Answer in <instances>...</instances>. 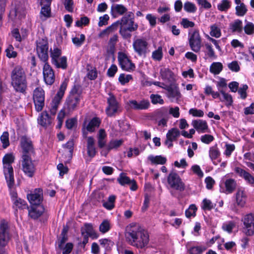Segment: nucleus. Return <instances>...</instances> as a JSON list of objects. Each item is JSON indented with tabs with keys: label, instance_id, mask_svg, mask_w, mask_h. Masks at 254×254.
Returning a JSON list of instances; mask_svg holds the SVG:
<instances>
[{
	"label": "nucleus",
	"instance_id": "f257e3e1",
	"mask_svg": "<svg viewBox=\"0 0 254 254\" xmlns=\"http://www.w3.org/2000/svg\"><path fill=\"white\" fill-rule=\"evenodd\" d=\"M127 241L131 246L138 249H145L149 244L148 231L136 223H130L126 228Z\"/></svg>",
	"mask_w": 254,
	"mask_h": 254
},
{
	"label": "nucleus",
	"instance_id": "f03ea898",
	"mask_svg": "<svg viewBox=\"0 0 254 254\" xmlns=\"http://www.w3.org/2000/svg\"><path fill=\"white\" fill-rule=\"evenodd\" d=\"M117 25H120L119 33L124 39H130L132 33L136 31L138 25L134 21V13L131 11L128 12L117 22Z\"/></svg>",
	"mask_w": 254,
	"mask_h": 254
},
{
	"label": "nucleus",
	"instance_id": "7ed1b4c3",
	"mask_svg": "<svg viewBox=\"0 0 254 254\" xmlns=\"http://www.w3.org/2000/svg\"><path fill=\"white\" fill-rule=\"evenodd\" d=\"M10 77L11 84L14 90L25 94L27 89V81L24 69L19 65L15 66L11 72Z\"/></svg>",
	"mask_w": 254,
	"mask_h": 254
},
{
	"label": "nucleus",
	"instance_id": "20e7f679",
	"mask_svg": "<svg viewBox=\"0 0 254 254\" xmlns=\"http://www.w3.org/2000/svg\"><path fill=\"white\" fill-rule=\"evenodd\" d=\"M49 44L47 39H39L36 42V51L40 60L43 63L48 62Z\"/></svg>",
	"mask_w": 254,
	"mask_h": 254
},
{
	"label": "nucleus",
	"instance_id": "39448f33",
	"mask_svg": "<svg viewBox=\"0 0 254 254\" xmlns=\"http://www.w3.org/2000/svg\"><path fill=\"white\" fill-rule=\"evenodd\" d=\"M8 222L2 219L0 222V252L7 245L10 239Z\"/></svg>",
	"mask_w": 254,
	"mask_h": 254
},
{
	"label": "nucleus",
	"instance_id": "423d86ee",
	"mask_svg": "<svg viewBox=\"0 0 254 254\" xmlns=\"http://www.w3.org/2000/svg\"><path fill=\"white\" fill-rule=\"evenodd\" d=\"M32 156L22 155L21 157L22 169L25 174L29 177H32L35 172V167L32 161Z\"/></svg>",
	"mask_w": 254,
	"mask_h": 254
},
{
	"label": "nucleus",
	"instance_id": "0eeeda50",
	"mask_svg": "<svg viewBox=\"0 0 254 254\" xmlns=\"http://www.w3.org/2000/svg\"><path fill=\"white\" fill-rule=\"evenodd\" d=\"M33 99L35 110L41 111L45 105V92L41 87L36 88L33 91Z\"/></svg>",
	"mask_w": 254,
	"mask_h": 254
},
{
	"label": "nucleus",
	"instance_id": "6e6552de",
	"mask_svg": "<svg viewBox=\"0 0 254 254\" xmlns=\"http://www.w3.org/2000/svg\"><path fill=\"white\" fill-rule=\"evenodd\" d=\"M167 181L170 187L176 190L183 191L185 190V184L178 174L174 172H172L169 174L167 178Z\"/></svg>",
	"mask_w": 254,
	"mask_h": 254
},
{
	"label": "nucleus",
	"instance_id": "1a4fd4ad",
	"mask_svg": "<svg viewBox=\"0 0 254 254\" xmlns=\"http://www.w3.org/2000/svg\"><path fill=\"white\" fill-rule=\"evenodd\" d=\"M134 51L139 56L145 57L148 53V43L144 39L138 38L133 42Z\"/></svg>",
	"mask_w": 254,
	"mask_h": 254
},
{
	"label": "nucleus",
	"instance_id": "9d476101",
	"mask_svg": "<svg viewBox=\"0 0 254 254\" xmlns=\"http://www.w3.org/2000/svg\"><path fill=\"white\" fill-rule=\"evenodd\" d=\"M245 233L247 236H252L254 234V214L249 213L245 215L242 218Z\"/></svg>",
	"mask_w": 254,
	"mask_h": 254
},
{
	"label": "nucleus",
	"instance_id": "9b49d317",
	"mask_svg": "<svg viewBox=\"0 0 254 254\" xmlns=\"http://www.w3.org/2000/svg\"><path fill=\"white\" fill-rule=\"evenodd\" d=\"M43 75L44 81L47 85H52L55 80V71L48 62L44 63Z\"/></svg>",
	"mask_w": 254,
	"mask_h": 254
},
{
	"label": "nucleus",
	"instance_id": "f8f14e48",
	"mask_svg": "<svg viewBox=\"0 0 254 254\" xmlns=\"http://www.w3.org/2000/svg\"><path fill=\"white\" fill-rule=\"evenodd\" d=\"M189 41L191 49L195 53L199 52L201 48V38L198 30H195L190 34Z\"/></svg>",
	"mask_w": 254,
	"mask_h": 254
},
{
	"label": "nucleus",
	"instance_id": "ddd939ff",
	"mask_svg": "<svg viewBox=\"0 0 254 254\" xmlns=\"http://www.w3.org/2000/svg\"><path fill=\"white\" fill-rule=\"evenodd\" d=\"M20 145L22 149V155L32 156L35 154L32 142L30 138L25 135L20 138Z\"/></svg>",
	"mask_w": 254,
	"mask_h": 254
},
{
	"label": "nucleus",
	"instance_id": "4468645a",
	"mask_svg": "<svg viewBox=\"0 0 254 254\" xmlns=\"http://www.w3.org/2000/svg\"><path fill=\"white\" fill-rule=\"evenodd\" d=\"M118 61L121 68L126 71H130L134 70L135 66L130 60L128 59L126 54L120 53L118 55Z\"/></svg>",
	"mask_w": 254,
	"mask_h": 254
},
{
	"label": "nucleus",
	"instance_id": "2eb2a0df",
	"mask_svg": "<svg viewBox=\"0 0 254 254\" xmlns=\"http://www.w3.org/2000/svg\"><path fill=\"white\" fill-rule=\"evenodd\" d=\"M108 107L106 112L108 116H113L117 112L119 108V104L117 102L115 96L112 93L109 94V97L107 98Z\"/></svg>",
	"mask_w": 254,
	"mask_h": 254
},
{
	"label": "nucleus",
	"instance_id": "dca6fc26",
	"mask_svg": "<svg viewBox=\"0 0 254 254\" xmlns=\"http://www.w3.org/2000/svg\"><path fill=\"white\" fill-rule=\"evenodd\" d=\"M27 197L31 206L41 205L43 199L42 189H35L32 193L28 194Z\"/></svg>",
	"mask_w": 254,
	"mask_h": 254
},
{
	"label": "nucleus",
	"instance_id": "f3484780",
	"mask_svg": "<svg viewBox=\"0 0 254 254\" xmlns=\"http://www.w3.org/2000/svg\"><path fill=\"white\" fill-rule=\"evenodd\" d=\"M3 169L7 186L9 189H11L14 184L13 169L12 165L3 166Z\"/></svg>",
	"mask_w": 254,
	"mask_h": 254
},
{
	"label": "nucleus",
	"instance_id": "a211bd4d",
	"mask_svg": "<svg viewBox=\"0 0 254 254\" xmlns=\"http://www.w3.org/2000/svg\"><path fill=\"white\" fill-rule=\"evenodd\" d=\"M45 208L42 205L31 206L28 208L29 216L32 219H38L44 213Z\"/></svg>",
	"mask_w": 254,
	"mask_h": 254
},
{
	"label": "nucleus",
	"instance_id": "6ab92c4d",
	"mask_svg": "<svg viewBox=\"0 0 254 254\" xmlns=\"http://www.w3.org/2000/svg\"><path fill=\"white\" fill-rule=\"evenodd\" d=\"M80 95L79 94H70L66 100V105L69 111L75 110L79 104Z\"/></svg>",
	"mask_w": 254,
	"mask_h": 254
},
{
	"label": "nucleus",
	"instance_id": "aec40b11",
	"mask_svg": "<svg viewBox=\"0 0 254 254\" xmlns=\"http://www.w3.org/2000/svg\"><path fill=\"white\" fill-rule=\"evenodd\" d=\"M117 181L122 186L130 185V189L133 191L136 190L137 189L135 181L134 180H131L129 177L123 173L120 174L119 177L117 179Z\"/></svg>",
	"mask_w": 254,
	"mask_h": 254
},
{
	"label": "nucleus",
	"instance_id": "412c9836",
	"mask_svg": "<svg viewBox=\"0 0 254 254\" xmlns=\"http://www.w3.org/2000/svg\"><path fill=\"white\" fill-rule=\"evenodd\" d=\"M67 87V82L65 81L63 82L60 86L59 90L56 94L54 98L53 99L52 105L58 107L60 104L61 99H62L64 94L65 90Z\"/></svg>",
	"mask_w": 254,
	"mask_h": 254
},
{
	"label": "nucleus",
	"instance_id": "4be33fe9",
	"mask_svg": "<svg viewBox=\"0 0 254 254\" xmlns=\"http://www.w3.org/2000/svg\"><path fill=\"white\" fill-rule=\"evenodd\" d=\"M192 125L198 132H205L208 129V125L205 121L201 120H193Z\"/></svg>",
	"mask_w": 254,
	"mask_h": 254
},
{
	"label": "nucleus",
	"instance_id": "5701e85b",
	"mask_svg": "<svg viewBox=\"0 0 254 254\" xmlns=\"http://www.w3.org/2000/svg\"><path fill=\"white\" fill-rule=\"evenodd\" d=\"M87 154L90 158H93L96 154L95 147V140L92 136H89L87 139Z\"/></svg>",
	"mask_w": 254,
	"mask_h": 254
},
{
	"label": "nucleus",
	"instance_id": "b1692460",
	"mask_svg": "<svg viewBox=\"0 0 254 254\" xmlns=\"http://www.w3.org/2000/svg\"><path fill=\"white\" fill-rule=\"evenodd\" d=\"M38 122L41 126L47 127L51 124L52 119L49 116L47 112L44 111L41 114L40 116L38 119Z\"/></svg>",
	"mask_w": 254,
	"mask_h": 254
},
{
	"label": "nucleus",
	"instance_id": "393cba45",
	"mask_svg": "<svg viewBox=\"0 0 254 254\" xmlns=\"http://www.w3.org/2000/svg\"><path fill=\"white\" fill-rule=\"evenodd\" d=\"M130 105L135 110H145L149 107L150 103L147 100H142L139 102L136 100H131L130 101Z\"/></svg>",
	"mask_w": 254,
	"mask_h": 254
},
{
	"label": "nucleus",
	"instance_id": "a878e982",
	"mask_svg": "<svg viewBox=\"0 0 254 254\" xmlns=\"http://www.w3.org/2000/svg\"><path fill=\"white\" fill-rule=\"evenodd\" d=\"M160 74L162 79L164 80L171 82L174 79V73L169 68H161Z\"/></svg>",
	"mask_w": 254,
	"mask_h": 254
},
{
	"label": "nucleus",
	"instance_id": "bb28decb",
	"mask_svg": "<svg viewBox=\"0 0 254 254\" xmlns=\"http://www.w3.org/2000/svg\"><path fill=\"white\" fill-rule=\"evenodd\" d=\"M50 57L51 58V63L54 65H59L58 64V60L60 59L62 55V51L60 49L56 47L52 50L50 49Z\"/></svg>",
	"mask_w": 254,
	"mask_h": 254
},
{
	"label": "nucleus",
	"instance_id": "cd10ccee",
	"mask_svg": "<svg viewBox=\"0 0 254 254\" xmlns=\"http://www.w3.org/2000/svg\"><path fill=\"white\" fill-rule=\"evenodd\" d=\"M156 115L158 117H162V119L159 121L158 125L165 127L167 125L168 121V110L166 108H162L156 111Z\"/></svg>",
	"mask_w": 254,
	"mask_h": 254
},
{
	"label": "nucleus",
	"instance_id": "c85d7f7f",
	"mask_svg": "<svg viewBox=\"0 0 254 254\" xmlns=\"http://www.w3.org/2000/svg\"><path fill=\"white\" fill-rule=\"evenodd\" d=\"M242 21L240 19H236L231 23L229 25V29L233 33H242L243 29Z\"/></svg>",
	"mask_w": 254,
	"mask_h": 254
},
{
	"label": "nucleus",
	"instance_id": "c756f323",
	"mask_svg": "<svg viewBox=\"0 0 254 254\" xmlns=\"http://www.w3.org/2000/svg\"><path fill=\"white\" fill-rule=\"evenodd\" d=\"M225 190V193H232L236 189L237 186L236 181L233 179H227L224 182Z\"/></svg>",
	"mask_w": 254,
	"mask_h": 254
},
{
	"label": "nucleus",
	"instance_id": "7c9ffc66",
	"mask_svg": "<svg viewBox=\"0 0 254 254\" xmlns=\"http://www.w3.org/2000/svg\"><path fill=\"white\" fill-rule=\"evenodd\" d=\"M101 120L99 118L94 117L86 126L87 131L92 132L95 130L96 127H98L101 124Z\"/></svg>",
	"mask_w": 254,
	"mask_h": 254
},
{
	"label": "nucleus",
	"instance_id": "2f4dec72",
	"mask_svg": "<svg viewBox=\"0 0 254 254\" xmlns=\"http://www.w3.org/2000/svg\"><path fill=\"white\" fill-rule=\"evenodd\" d=\"M168 96L169 98L179 99L181 97V93L177 86H169L167 87Z\"/></svg>",
	"mask_w": 254,
	"mask_h": 254
},
{
	"label": "nucleus",
	"instance_id": "473e14b6",
	"mask_svg": "<svg viewBox=\"0 0 254 254\" xmlns=\"http://www.w3.org/2000/svg\"><path fill=\"white\" fill-rule=\"evenodd\" d=\"M124 140L123 139H112L110 141L107 145L108 151L112 149H117L120 147L124 143Z\"/></svg>",
	"mask_w": 254,
	"mask_h": 254
},
{
	"label": "nucleus",
	"instance_id": "72a5a7b5",
	"mask_svg": "<svg viewBox=\"0 0 254 254\" xmlns=\"http://www.w3.org/2000/svg\"><path fill=\"white\" fill-rule=\"evenodd\" d=\"M74 142L73 140L71 139L67 141L65 144L64 145V147L65 149V153L68 156V160H70L72 156V152L73 149Z\"/></svg>",
	"mask_w": 254,
	"mask_h": 254
},
{
	"label": "nucleus",
	"instance_id": "f704fd0d",
	"mask_svg": "<svg viewBox=\"0 0 254 254\" xmlns=\"http://www.w3.org/2000/svg\"><path fill=\"white\" fill-rule=\"evenodd\" d=\"M117 29V22H115V23H113L111 25L108 26L105 29L102 30L99 34L98 36L100 38H102L105 35L108 36L111 33L115 31Z\"/></svg>",
	"mask_w": 254,
	"mask_h": 254
},
{
	"label": "nucleus",
	"instance_id": "c9c22d12",
	"mask_svg": "<svg viewBox=\"0 0 254 254\" xmlns=\"http://www.w3.org/2000/svg\"><path fill=\"white\" fill-rule=\"evenodd\" d=\"M236 202L238 205L243 207L246 201V196L242 190H238L236 193Z\"/></svg>",
	"mask_w": 254,
	"mask_h": 254
},
{
	"label": "nucleus",
	"instance_id": "e433bc0d",
	"mask_svg": "<svg viewBox=\"0 0 254 254\" xmlns=\"http://www.w3.org/2000/svg\"><path fill=\"white\" fill-rule=\"evenodd\" d=\"M148 159L154 164H161L164 165L166 163L167 159L165 157L161 155L159 156H150L148 157Z\"/></svg>",
	"mask_w": 254,
	"mask_h": 254
},
{
	"label": "nucleus",
	"instance_id": "4c0bfd02",
	"mask_svg": "<svg viewBox=\"0 0 254 254\" xmlns=\"http://www.w3.org/2000/svg\"><path fill=\"white\" fill-rule=\"evenodd\" d=\"M180 132L177 128H173L169 130L166 134L167 138L175 141L180 136Z\"/></svg>",
	"mask_w": 254,
	"mask_h": 254
},
{
	"label": "nucleus",
	"instance_id": "58836bf2",
	"mask_svg": "<svg viewBox=\"0 0 254 254\" xmlns=\"http://www.w3.org/2000/svg\"><path fill=\"white\" fill-rule=\"evenodd\" d=\"M204 46L206 49V55L210 59H216L217 56L215 54L212 45L208 43H206L205 44Z\"/></svg>",
	"mask_w": 254,
	"mask_h": 254
},
{
	"label": "nucleus",
	"instance_id": "ea45409f",
	"mask_svg": "<svg viewBox=\"0 0 254 254\" xmlns=\"http://www.w3.org/2000/svg\"><path fill=\"white\" fill-rule=\"evenodd\" d=\"M118 41V36L117 34L114 35L111 37L108 42V46L109 49L108 50V52L113 53L114 52L115 49V45Z\"/></svg>",
	"mask_w": 254,
	"mask_h": 254
},
{
	"label": "nucleus",
	"instance_id": "a19ab883",
	"mask_svg": "<svg viewBox=\"0 0 254 254\" xmlns=\"http://www.w3.org/2000/svg\"><path fill=\"white\" fill-rule=\"evenodd\" d=\"M223 68L222 64L221 63H213L210 67V71L214 74H219Z\"/></svg>",
	"mask_w": 254,
	"mask_h": 254
},
{
	"label": "nucleus",
	"instance_id": "79ce46f5",
	"mask_svg": "<svg viewBox=\"0 0 254 254\" xmlns=\"http://www.w3.org/2000/svg\"><path fill=\"white\" fill-rule=\"evenodd\" d=\"M40 3L41 5H43L41 10V14L45 18L49 17L50 16L51 13V9L50 7L51 4H48L46 2H44V4H42L41 1L40 2Z\"/></svg>",
	"mask_w": 254,
	"mask_h": 254
},
{
	"label": "nucleus",
	"instance_id": "37998d69",
	"mask_svg": "<svg viewBox=\"0 0 254 254\" xmlns=\"http://www.w3.org/2000/svg\"><path fill=\"white\" fill-rule=\"evenodd\" d=\"M220 154V153L217 145H214L210 148L209 156L212 160L217 159Z\"/></svg>",
	"mask_w": 254,
	"mask_h": 254
},
{
	"label": "nucleus",
	"instance_id": "c03bdc74",
	"mask_svg": "<svg viewBox=\"0 0 254 254\" xmlns=\"http://www.w3.org/2000/svg\"><path fill=\"white\" fill-rule=\"evenodd\" d=\"M15 157L12 153L6 154L2 158L3 166L11 165L14 162Z\"/></svg>",
	"mask_w": 254,
	"mask_h": 254
},
{
	"label": "nucleus",
	"instance_id": "a18cd8bd",
	"mask_svg": "<svg viewBox=\"0 0 254 254\" xmlns=\"http://www.w3.org/2000/svg\"><path fill=\"white\" fill-rule=\"evenodd\" d=\"M210 35L216 38H219L221 36L220 29L216 24L211 25Z\"/></svg>",
	"mask_w": 254,
	"mask_h": 254
},
{
	"label": "nucleus",
	"instance_id": "49530a36",
	"mask_svg": "<svg viewBox=\"0 0 254 254\" xmlns=\"http://www.w3.org/2000/svg\"><path fill=\"white\" fill-rule=\"evenodd\" d=\"M0 141L2 144V147L6 148L9 145V133L8 131H4L2 133L0 137Z\"/></svg>",
	"mask_w": 254,
	"mask_h": 254
},
{
	"label": "nucleus",
	"instance_id": "de8ad7c7",
	"mask_svg": "<svg viewBox=\"0 0 254 254\" xmlns=\"http://www.w3.org/2000/svg\"><path fill=\"white\" fill-rule=\"evenodd\" d=\"M112 10H114L116 12L120 15H123L127 12V8L123 4H117L114 6H112Z\"/></svg>",
	"mask_w": 254,
	"mask_h": 254
},
{
	"label": "nucleus",
	"instance_id": "09e8293b",
	"mask_svg": "<svg viewBox=\"0 0 254 254\" xmlns=\"http://www.w3.org/2000/svg\"><path fill=\"white\" fill-rule=\"evenodd\" d=\"M152 59L157 61H160L163 58L162 48L159 47L158 48L152 52Z\"/></svg>",
	"mask_w": 254,
	"mask_h": 254
},
{
	"label": "nucleus",
	"instance_id": "8fccbe9b",
	"mask_svg": "<svg viewBox=\"0 0 254 254\" xmlns=\"http://www.w3.org/2000/svg\"><path fill=\"white\" fill-rule=\"evenodd\" d=\"M236 14L239 16H243L246 14L247 12L246 6L244 3H242L241 5H237L236 7Z\"/></svg>",
	"mask_w": 254,
	"mask_h": 254
},
{
	"label": "nucleus",
	"instance_id": "3c124183",
	"mask_svg": "<svg viewBox=\"0 0 254 254\" xmlns=\"http://www.w3.org/2000/svg\"><path fill=\"white\" fill-rule=\"evenodd\" d=\"M197 207L195 204H191L188 209L185 211V215L187 218H190L191 216L194 217L196 215Z\"/></svg>",
	"mask_w": 254,
	"mask_h": 254
},
{
	"label": "nucleus",
	"instance_id": "603ef678",
	"mask_svg": "<svg viewBox=\"0 0 254 254\" xmlns=\"http://www.w3.org/2000/svg\"><path fill=\"white\" fill-rule=\"evenodd\" d=\"M13 203L14 206L19 209H24L26 208H28L26 201L20 198L14 200Z\"/></svg>",
	"mask_w": 254,
	"mask_h": 254
},
{
	"label": "nucleus",
	"instance_id": "864d4df0",
	"mask_svg": "<svg viewBox=\"0 0 254 254\" xmlns=\"http://www.w3.org/2000/svg\"><path fill=\"white\" fill-rule=\"evenodd\" d=\"M85 40V36L84 34L79 35V37H75L72 38L73 43L77 47L81 46Z\"/></svg>",
	"mask_w": 254,
	"mask_h": 254
},
{
	"label": "nucleus",
	"instance_id": "5fc2aeb1",
	"mask_svg": "<svg viewBox=\"0 0 254 254\" xmlns=\"http://www.w3.org/2000/svg\"><path fill=\"white\" fill-rule=\"evenodd\" d=\"M58 64L59 65H54L56 67L58 68H62L63 69H65L67 67V58L65 56L61 57L59 60H58Z\"/></svg>",
	"mask_w": 254,
	"mask_h": 254
},
{
	"label": "nucleus",
	"instance_id": "6e6d98bb",
	"mask_svg": "<svg viewBox=\"0 0 254 254\" xmlns=\"http://www.w3.org/2000/svg\"><path fill=\"white\" fill-rule=\"evenodd\" d=\"M230 6L231 1L229 0H222L217 6L218 9L220 11H226Z\"/></svg>",
	"mask_w": 254,
	"mask_h": 254
},
{
	"label": "nucleus",
	"instance_id": "4d7b16f0",
	"mask_svg": "<svg viewBox=\"0 0 254 254\" xmlns=\"http://www.w3.org/2000/svg\"><path fill=\"white\" fill-rule=\"evenodd\" d=\"M184 9L188 12L194 13L196 10L195 4L191 2L187 1L184 4Z\"/></svg>",
	"mask_w": 254,
	"mask_h": 254
},
{
	"label": "nucleus",
	"instance_id": "13d9d810",
	"mask_svg": "<svg viewBox=\"0 0 254 254\" xmlns=\"http://www.w3.org/2000/svg\"><path fill=\"white\" fill-rule=\"evenodd\" d=\"M220 92L223 95L224 100H222L220 99L221 101H225L226 102V105L227 106H231L233 103L232 97L231 95L225 92L222 89L220 90Z\"/></svg>",
	"mask_w": 254,
	"mask_h": 254
},
{
	"label": "nucleus",
	"instance_id": "bf43d9fd",
	"mask_svg": "<svg viewBox=\"0 0 254 254\" xmlns=\"http://www.w3.org/2000/svg\"><path fill=\"white\" fill-rule=\"evenodd\" d=\"M243 29L246 34L252 35L254 33V24L251 22H248Z\"/></svg>",
	"mask_w": 254,
	"mask_h": 254
},
{
	"label": "nucleus",
	"instance_id": "052dcab7",
	"mask_svg": "<svg viewBox=\"0 0 254 254\" xmlns=\"http://www.w3.org/2000/svg\"><path fill=\"white\" fill-rule=\"evenodd\" d=\"M236 226V223L231 221L224 223L222 225V229L228 233H231L233 229Z\"/></svg>",
	"mask_w": 254,
	"mask_h": 254
},
{
	"label": "nucleus",
	"instance_id": "680f3d73",
	"mask_svg": "<svg viewBox=\"0 0 254 254\" xmlns=\"http://www.w3.org/2000/svg\"><path fill=\"white\" fill-rule=\"evenodd\" d=\"M110 229V224L108 220H104L99 226V230L102 233L107 232Z\"/></svg>",
	"mask_w": 254,
	"mask_h": 254
},
{
	"label": "nucleus",
	"instance_id": "e2e57ef3",
	"mask_svg": "<svg viewBox=\"0 0 254 254\" xmlns=\"http://www.w3.org/2000/svg\"><path fill=\"white\" fill-rule=\"evenodd\" d=\"M131 79H132V76L129 74L126 75L124 73H122L119 77V81L122 85H125Z\"/></svg>",
	"mask_w": 254,
	"mask_h": 254
},
{
	"label": "nucleus",
	"instance_id": "0e129e2a",
	"mask_svg": "<svg viewBox=\"0 0 254 254\" xmlns=\"http://www.w3.org/2000/svg\"><path fill=\"white\" fill-rule=\"evenodd\" d=\"M206 249L205 247L196 246L190 248L189 251L190 254H201Z\"/></svg>",
	"mask_w": 254,
	"mask_h": 254
},
{
	"label": "nucleus",
	"instance_id": "69168bd1",
	"mask_svg": "<svg viewBox=\"0 0 254 254\" xmlns=\"http://www.w3.org/2000/svg\"><path fill=\"white\" fill-rule=\"evenodd\" d=\"M6 56L9 58H14L17 56V52L14 51L13 47L9 45L5 50Z\"/></svg>",
	"mask_w": 254,
	"mask_h": 254
},
{
	"label": "nucleus",
	"instance_id": "338daca9",
	"mask_svg": "<svg viewBox=\"0 0 254 254\" xmlns=\"http://www.w3.org/2000/svg\"><path fill=\"white\" fill-rule=\"evenodd\" d=\"M93 230V227L91 224L86 223L84 224V228H82L81 230V235H89L92 232Z\"/></svg>",
	"mask_w": 254,
	"mask_h": 254
},
{
	"label": "nucleus",
	"instance_id": "774afa93",
	"mask_svg": "<svg viewBox=\"0 0 254 254\" xmlns=\"http://www.w3.org/2000/svg\"><path fill=\"white\" fill-rule=\"evenodd\" d=\"M214 207L213 204L211 201L205 198L202 201V205L201 208L203 210H210L212 209Z\"/></svg>",
	"mask_w": 254,
	"mask_h": 254
}]
</instances>
